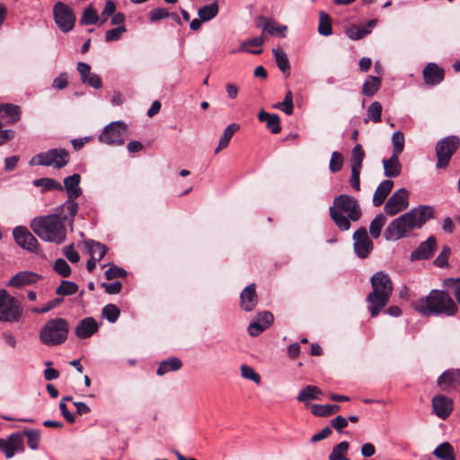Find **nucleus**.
I'll use <instances>...</instances> for the list:
<instances>
[{"label":"nucleus","instance_id":"nucleus-61","mask_svg":"<svg viewBox=\"0 0 460 460\" xmlns=\"http://www.w3.org/2000/svg\"><path fill=\"white\" fill-rule=\"evenodd\" d=\"M68 84V75L66 73L59 74L52 82V87L57 90H63Z\"/></svg>","mask_w":460,"mask_h":460},{"label":"nucleus","instance_id":"nucleus-42","mask_svg":"<svg viewBox=\"0 0 460 460\" xmlns=\"http://www.w3.org/2000/svg\"><path fill=\"white\" fill-rule=\"evenodd\" d=\"M349 447V446L347 441L340 442L332 448L329 456V460H349L348 457H346Z\"/></svg>","mask_w":460,"mask_h":460},{"label":"nucleus","instance_id":"nucleus-47","mask_svg":"<svg viewBox=\"0 0 460 460\" xmlns=\"http://www.w3.org/2000/svg\"><path fill=\"white\" fill-rule=\"evenodd\" d=\"M274 108L280 110L287 115H291L293 112V94L291 91H288L283 102H277L273 105Z\"/></svg>","mask_w":460,"mask_h":460},{"label":"nucleus","instance_id":"nucleus-39","mask_svg":"<svg viewBox=\"0 0 460 460\" xmlns=\"http://www.w3.org/2000/svg\"><path fill=\"white\" fill-rule=\"evenodd\" d=\"M385 222L386 218L382 213L377 214L370 222L369 233L374 239H377L380 236Z\"/></svg>","mask_w":460,"mask_h":460},{"label":"nucleus","instance_id":"nucleus-2","mask_svg":"<svg viewBox=\"0 0 460 460\" xmlns=\"http://www.w3.org/2000/svg\"><path fill=\"white\" fill-rule=\"evenodd\" d=\"M412 308L424 316H454L458 305L445 290L432 289L426 296L411 303Z\"/></svg>","mask_w":460,"mask_h":460},{"label":"nucleus","instance_id":"nucleus-17","mask_svg":"<svg viewBox=\"0 0 460 460\" xmlns=\"http://www.w3.org/2000/svg\"><path fill=\"white\" fill-rule=\"evenodd\" d=\"M274 321L273 314L269 311L260 312L255 320L252 321L248 326L249 335L257 337L269 328Z\"/></svg>","mask_w":460,"mask_h":460},{"label":"nucleus","instance_id":"nucleus-9","mask_svg":"<svg viewBox=\"0 0 460 460\" xmlns=\"http://www.w3.org/2000/svg\"><path fill=\"white\" fill-rule=\"evenodd\" d=\"M128 136V126L120 120L108 124L99 136L100 142L111 146H121Z\"/></svg>","mask_w":460,"mask_h":460},{"label":"nucleus","instance_id":"nucleus-51","mask_svg":"<svg viewBox=\"0 0 460 460\" xmlns=\"http://www.w3.org/2000/svg\"><path fill=\"white\" fill-rule=\"evenodd\" d=\"M451 253V249L447 245H444L438 256L434 261V264L438 268H447L448 267V258Z\"/></svg>","mask_w":460,"mask_h":460},{"label":"nucleus","instance_id":"nucleus-64","mask_svg":"<svg viewBox=\"0 0 460 460\" xmlns=\"http://www.w3.org/2000/svg\"><path fill=\"white\" fill-rule=\"evenodd\" d=\"M454 283L455 284V289H454V296L456 298V300L457 301V303L459 304L460 305V279H447L444 281V286L445 287H448L449 286V283Z\"/></svg>","mask_w":460,"mask_h":460},{"label":"nucleus","instance_id":"nucleus-20","mask_svg":"<svg viewBox=\"0 0 460 460\" xmlns=\"http://www.w3.org/2000/svg\"><path fill=\"white\" fill-rule=\"evenodd\" d=\"M432 411L441 420H446L453 411V402L446 395H436L432 398Z\"/></svg>","mask_w":460,"mask_h":460},{"label":"nucleus","instance_id":"nucleus-49","mask_svg":"<svg viewBox=\"0 0 460 460\" xmlns=\"http://www.w3.org/2000/svg\"><path fill=\"white\" fill-rule=\"evenodd\" d=\"M78 286L72 281L62 280L59 287L57 288L56 293L59 296H70L77 292Z\"/></svg>","mask_w":460,"mask_h":460},{"label":"nucleus","instance_id":"nucleus-50","mask_svg":"<svg viewBox=\"0 0 460 460\" xmlns=\"http://www.w3.org/2000/svg\"><path fill=\"white\" fill-rule=\"evenodd\" d=\"M99 16L97 14L96 10L92 6H89L84 10L80 19V23L83 25L94 24L97 22Z\"/></svg>","mask_w":460,"mask_h":460},{"label":"nucleus","instance_id":"nucleus-44","mask_svg":"<svg viewBox=\"0 0 460 460\" xmlns=\"http://www.w3.org/2000/svg\"><path fill=\"white\" fill-rule=\"evenodd\" d=\"M218 13V5L216 2L202 6L199 9V16L203 22H208Z\"/></svg>","mask_w":460,"mask_h":460},{"label":"nucleus","instance_id":"nucleus-4","mask_svg":"<svg viewBox=\"0 0 460 460\" xmlns=\"http://www.w3.org/2000/svg\"><path fill=\"white\" fill-rule=\"evenodd\" d=\"M372 291L367 296L371 317H376L387 305L392 296L394 286L388 274L384 271L376 272L370 279Z\"/></svg>","mask_w":460,"mask_h":460},{"label":"nucleus","instance_id":"nucleus-59","mask_svg":"<svg viewBox=\"0 0 460 460\" xmlns=\"http://www.w3.org/2000/svg\"><path fill=\"white\" fill-rule=\"evenodd\" d=\"M126 31L125 26H119L117 28L109 30L105 33V40L108 42L115 41L120 39L121 35Z\"/></svg>","mask_w":460,"mask_h":460},{"label":"nucleus","instance_id":"nucleus-18","mask_svg":"<svg viewBox=\"0 0 460 460\" xmlns=\"http://www.w3.org/2000/svg\"><path fill=\"white\" fill-rule=\"evenodd\" d=\"M41 279V276L36 272L23 270L13 275L6 286L14 288H22L36 284Z\"/></svg>","mask_w":460,"mask_h":460},{"label":"nucleus","instance_id":"nucleus-53","mask_svg":"<svg viewBox=\"0 0 460 460\" xmlns=\"http://www.w3.org/2000/svg\"><path fill=\"white\" fill-rule=\"evenodd\" d=\"M261 122H266L267 128L271 133L277 134L280 131L279 117H258Z\"/></svg>","mask_w":460,"mask_h":460},{"label":"nucleus","instance_id":"nucleus-62","mask_svg":"<svg viewBox=\"0 0 460 460\" xmlns=\"http://www.w3.org/2000/svg\"><path fill=\"white\" fill-rule=\"evenodd\" d=\"M116 10V5H115V3L113 2V0H108L105 4V6L102 12V20L101 22V23L102 24L103 22H105L109 16H111V14L114 13Z\"/></svg>","mask_w":460,"mask_h":460},{"label":"nucleus","instance_id":"nucleus-3","mask_svg":"<svg viewBox=\"0 0 460 460\" xmlns=\"http://www.w3.org/2000/svg\"><path fill=\"white\" fill-rule=\"evenodd\" d=\"M329 214L336 226L341 231L350 228V222H357L362 217V210L358 199L348 194H341L334 198Z\"/></svg>","mask_w":460,"mask_h":460},{"label":"nucleus","instance_id":"nucleus-40","mask_svg":"<svg viewBox=\"0 0 460 460\" xmlns=\"http://www.w3.org/2000/svg\"><path fill=\"white\" fill-rule=\"evenodd\" d=\"M318 32L323 36H330L332 34V19L328 13H320Z\"/></svg>","mask_w":460,"mask_h":460},{"label":"nucleus","instance_id":"nucleus-27","mask_svg":"<svg viewBox=\"0 0 460 460\" xmlns=\"http://www.w3.org/2000/svg\"><path fill=\"white\" fill-rule=\"evenodd\" d=\"M438 385L442 386L443 389L456 387L460 385V370L448 369L446 370L437 381Z\"/></svg>","mask_w":460,"mask_h":460},{"label":"nucleus","instance_id":"nucleus-11","mask_svg":"<svg viewBox=\"0 0 460 460\" xmlns=\"http://www.w3.org/2000/svg\"><path fill=\"white\" fill-rule=\"evenodd\" d=\"M53 17L56 25L62 32L67 33L74 29L76 16L68 4L57 2L53 6Z\"/></svg>","mask_w":460,"mask_h":460},{"label":"nucleus","instance_id":"nucleus-28","mask_svg":"<svg viewBox=\"0 0 460 460\" xmlns=\"http://www.w3.org/2000/svg\"><path fill=\"white\" fill-rule=\"evenodd\" d=\"M394 187V181L391 180L383 181L376 188L373 196V205L375 207L381 206L387 196L390 194Z\"/></svg>","mask_w":460,"mask_h":460},{"label":"nucleus","instance_id":"nucleus-34","mask_svg":"<svg viewBox=\"0 0 460 460\" xmlns=\"http://www.w3.org/2000/svg\"><path fill=\"white\" fill-rule=\"evenodd\" d=\"M341 410L338 404H313L311 406L312 414L319 417H328Z\"/></svg>","mask_w":460,"mask_h":460},{"label":"nucleus","instance_id":"nucleus-8","mask_svg":"<svg viewBox=\"0 0 460 460\" xmlns=\"http://www.w3.org/2000/svg\"><path fill=\"white\" fill-rule=\"evenodd\" d=\"M22 314L20 301L10 296L5 289H0V322H19Z\"/></svg>","mask_w":460,"mask_h":460},{"label":"nucleus","instance_id":"nucleus-16","mask_svg":"<svg viewBox=\"0 0 460 460\" xmlns=\"http://www.w3.org/2000/svg\"><path fill=\"white\" fill-rule=\"evenodd\" d=\"M0 451L3 452L6 458H12L15 452H23V438L20 432L13 433L6 439L0 438Z\"/></svg>","mask_w":460,"mask_h":460},{"label":"nucleus","instance_id":"nucleus-41","mask_svg":"<svg viewBox=\"0 0 460 460\" xmlns=\"http://www.w3.org/2000/svg\"><path fill=\"white\" fill-rule=\"evenodd\" d=\"M381 79L377 76H369L362 86V93L367 96H373L380 88Z\"/></svg>","mask_w":460,"mask_h":460},{"label":"nucleus","instance_id":"nucleus-26","mask_svg":"<svg viewBox=\"0 0 460 460\" xmlns=\"http://www.w3.org/2000/svg\"><path fill=\"white\" fill-rule=\"evenodd\" d=\"M81 176L78 173H74L64 179L63 190H65L67 198L77 199L83 193V190L80 187Z\"/></svg>","mask_w":460,"mask_h":460},{"label":"nucleus","instance_id":"nucleus-38","mask_svg":"<svg viewBox=\"0 0 460 460\" xmlns=\"http://www.w3.org/2000/svg\"><path fill=\"white\" fill-rule=\"evenodd\" d=\"M33 185L36 187H41L42 191H48L50 190H63V186L58 181L51 178H40L33 181Z\"/></svg>","mask_w":460,"mask_h":460},{"label":"nucleus","instance_id":"nucleus-14","mask_svg":"<svg viewBox=\"0 0 460 460\" xmlns=\"http://www.w3.org/2000/svg\"><path fill=\"white\" fill-rule=\"evenodd\" d=\"M16 243L22 249L36 252L39 248V242L36 237L25 226H16L13 231Z\"/></svg>","mask_w":460,"mask_h":460},{"label":"nucleus","instance_id":"nucleus-58","mask_svg":"<svg viewBox=\"0 0 460 460\" xmlns=\"http://www.w3.org/2000/svg\"><path fill=\"white\" fill-rule=\"evenodd\" d=\"M127 276V271L120 267L111 266L105 271V277L107 279L111 280L116 278H125Z\"/></svg>","mask_w":460,"mask_h":460},{"label":"nucleus","instance_id":"nucleus-31","mask_svg":"<svg viewBox=\"0 0 460 460\" xmlns=\"http://www.w3.org/2000/svg\"><path fill=\"white\" fill-rule=\"evenodd\" d=\"M239 129H240V126L237 123H231L230 125H228L225 128L222 136L219 138L218 145H217V148L215 149V154H218L221 150L226 149L228 146L229 142H230L231 138L233 137V136Z\"/></svg>","mask_w":460,"mask_h":460},{"label":"nucleus","instance_id":"nucleus-48","mask_svg":"<svg viewBox=\"0 0 460 460\" xmlns=\"http://www.w3.org/2000/svg\"><path fill=\"white\" fill-rule=\"evenodd\" d=\"M102 314L108 322L113 323L118 320L120 310L115 305L108 304L102 308Z\"/></svg>","mask_w":460,"mask_h":460},{"label":"nucleus","instance_id":"nucleus-15","mask_svg":"<svg viewBox=\"0 0 460 460\" xmlns=\"http://www.w3.org/2000/svg\"><path fill=\"white\" fill-rule=\"evenodd\" d=\"M75 199L67 198L62 205L56 208L54 213V215H59V218L62 219L65 225L67 224L71 231L74 229L75 217L79 209V205Z\"/></svg>","mask_w":460,"mask_h":460},{"label":"nucleus","instance_id":"nucleus-30","mask_svg":"<svg viewBox=\"0 0 460 460\" xmlns=\"http://www.w3.org/2000/svg\"><path fill=\"white\" fill-rule=\"evenodd\" d=\"M182 362L177 357H170L163 360L156 370L157 376H164L169 372H175L181 368Z\"/></svg>","mask_w":460,"mask_h":460},{"label":"nucleus","instance_id":"nucleus-54","mask_svg":"<svg viewBox=\"0 0 460 460\" xmlns=\"http://www.w3.org/2000/svg\"><path fill=\"white\" fill-rule=\"evenodd\" d=\"M392 142L394 146L393 154L400 155L404 147V136L401 131H395L392 136Z\"/></svg>","mask_w":460,"mask_h":460},{"label":"nucleus","instance_id":"nucleus-1","mask_svg":"<svg viewBox=\"0 0 460 460\" xmlns=\"http://www.w3.org/2000/svg\"><path fill=\"white\" fill-rule=\"evenodd\" d=\"M434 209L430 206L420 205L411 209L389 223L384 232L386 241H398L405 237L415 228H420L433 217Z\"/></svg>","mask_w":460,"mask_h":460},{"label":"nucleus","instance_id":"nucleus-56","mask_svg":"<svg viewBox=\"0 0 460 460\" xmlns=\"http://www.w3.org/2000/svg\"><path fill=\"white\" fill-rule=\"evenodd\" d=\"M170 12L166 8H154L149 12V20L151 22H156L160 20L169 18Z\"/></svg>","mask_w":460,"mask_h":460},{"label":"nucleus","instance_id":"nucleus-60","mask_svg":"<svg viewBox=\"0 0 460 460\" xmlns=\"http://www.w3.org/2000/svg\"><path fill=\"white\" fill-rule=\"evenodd\" d=\"M22 113V110L20 106L5 103L0 104V114L3 115H20Z\"/></svg>","mask_w":460,"mask_h":460},{"label":"nucleus","instance_id":"nucleus-25","mask_svg":"<svg viewBox=\"0 0 460 460\" xmlns=\"http://www.w3.org/2000/svg\"><path fill=\"white\" fill-rule=\"evenodd\" d=\"M98 330L99 326L96 320L93 317H86L78 323L75 333L80 339H87L97 332Z\"/></svg>","mask_w":460,"mask_h":460},{"label":"nucleus","instance_id":"nucleus-13","mask_svg":"<svg viewBox=\"0 0 460 460\" xmlns=\"http://www.w3.org/2000/svg\"><path fill=\"white\" fill-rule=\"evenodd\" d=\"M353 248L357 256L360 259L367 258L373 250L374 244L367 235V229L364 226H361L355 231L353 234Z\"/></svg>","mask_w":460,"mask_h":460},{"label":"nucleus","instance_id":"nucleus-63","mask_svg":"<svg viewBox=\"0 0 460 460\" xmlns=\"http://www.w3.org/2000/svg\"><path fill=\"white\" fill-rule=\"evenodd\" d=\"M64 255L72 263H76L80 261L79 253L74 249V246L68 245L64 248Z\"/></svg>","mask_w":460,"mask_h":460},{"label":"nucleus","instance_id":"nucleus-23","mask_svg":"<svg viewBox=\"0 0 460 460\" xmlns=\"http://www.w3.org/2000/svg\"><path fill=\"white\" fill-rule=\"evenodd\" d=\"M437 247V240L434 236H429L426 241L422 242L417 249H415L411 258L412 261L427 260L432 257Z\"/></svg>","mask_w":460,"mask_h":460},{"label":"nucleus","instance_id":"nucleus-12","mask_svg":"<svg viewBox=\"0 0 460 460\" xmlns=\"http://www.w3.org/2000/svg\"><path fill=\"white\" fill-rule=\"evenodd\" d=\"M409 192L401 188L394 191L385 205V212L388 216H394L409 207Z\"/></svg>","mask_w":460,"mask_h":460},{"label":"nucleus","instance_id":"nucleus-43","mask_svg":"<svg viewBox=\"0 0 460 460\" xmlns=\"http://www.w3.org/2000/svg\"><path fill=\"white\" fill-rule=\"evenodd\" d=\"M22 437H27V444L28 447L31 450H37L39 448L40 441V431L38 429H25L22 433Z\"/></svg>","mask_w":460,"mask_h":460},{"label":"nucleus","instance_id":"nucleus-24","mask_svg":"<svg viewBox=\"0 0 460 460\" xmlns=\"http://www.w3.org/2000/svg\"><path fill=\"white\" fill-rule=\"evenodd\" d=\"M258 28L262 30V33L265 36L269 35H278L281 38H285L288 31V27L286 25H279L276 23L274 21L270 19L260 17L257 23Z\"/></svg>","mask_w":460,"mask_h":460},{"label":"nucleus","instance_id":"nucleus-22","mask_svg":"<svg viewBox=\"0 0 460 460\" xmlns=\"http://www.w3.org/2000/svg\"><path fill=\"white\" fill-rule=\"evenodd\" d=\"M76 67L80 75V79L84 84L94 89H100L102 86L101 77L97 74L91 73L90 65L84 62H78Z\"/></svg>","mask_w":460,"mask_h":460},{"label":"nucleus","instance_id":"nucleus-45","mask_svg":"<svg viewBox=\"0 0 460 460\" xmlns=\"http://www.w3.org/2000/svg\"><path fill=\"white\" fill-rule=\"evenodd\" d=\"M345 32H346V35L350 40H358L364 38L367 34H369V29H367V27H364L363 25L360 26V25L353 24V25L349 26L346 29Z\"/></svg>","mask_w":460,"mask_h":460},{"label":"nucleus","instance_id":"nucleus-10","mask_svg":"<svg viewBox=\"0 0 460 460\" xmlns=\"http://www.w3.org/2000/svg\"><path fill=\"white\" fill-rule=\"evenodd\" d=\"M459 146L460 139L457 136H447L440 139L436 145L437 168H446Z\"/></svg>","mask_w":460,"mask_h":460},{"label":"nucleus","instance_id":"nucleus-21","mask_svg":"<svg viewBox=\"0 0 460 460\" xmlns=\"http://www.w3.org/2000/svg\"><path fill=\"white\" fill-rule=\"evenodd\" d=\"M258 304V296L256 293V285L252 283L248 285L240 294V306L245 312H251L255 309Z\"/></svg>","mask_w":460,"mask_h":460},{"label":"nucleus","instance_id":"nucleus-7","mask_svg":"<svg viewBox=\"0 0 460 460\" xmlns=\"http://www.w3.org/2000/svg\"><path fill=\"white\" fill-rule=\"evenodd\" d=\"M69 160L68 151L59 147L37 154L29 161V164L31 166L40 165L61 169L69 163Z\"/></svg>","mask_w":460,"mask_h":460},{"label":"nucleus","instance_id":"nucleus-46","mask_svg":"<svg viewBox=\"0 0 460 460\" xmlns=\"http://www.w3.org/2000/svg\"><path fill=\"white\" fill-rule=\"evenodd\" d=\"M364 158H365V152H364L361 145L357 144L352 149L351 168L361 170Z\"/></svg>","mask_w":460,"mask_h":460},{"label":"nucleus","instance_id":"nucleus-52","mask_svg":"<svg viewBox=\"0 0 460 460\" xmlns=\"http://www.w3.org/2000/svg\"><path fill=\"white\" fill-rule=\"evenodd\" d=\"M343 166V156L338 152L334 151L332 154V157L329 163V169L332 172H337L341 170Z\"/></svg>","mask_w":460,"mask_h":460},{"label":"nucleus","instance_id":"nucleus-57","mask_svg":"<svg viewBox=\"0 0 460 460\" xmlns=\"http://www.w3.org/2000/svg\"><path fill=\"white\" fill-rule=\"evenodd\" d=\"M241 373L243 378L252 380L256 384H259L261 381L260 375L257 374L252 367L247 365H243L241 367Z\"/></svg>","mask_w":460,"mask_h":460},{"label":"nucleus","instance_id":"nucleus-29","mask_svg":"<svg viewBox=\"0 0 460 460\" xmlns=\"http://www.w3.org/2000/svg\"><path fill=\"white\" fill-rule=\"evenodd\" d=\"M385 175L388 178H394L401 174L402 165L399 162V155L393 154L389 159L383 160Z\"/></svg>","mask_w":460,"mask_h":460},{"label":"nucleus","instance_id":"nucleus-37","mask_svg":"<svg viewBox=\"0 0 460 460\" xmlns=\"http://www.w3.org/2000/svg\"><path fill=\"white\" fill-rule=\"evenodd\" d=\"M321 394V390L315 385H307L305 388L301 390L296 397L299 402H308L312 400L318 399V394Z\"/></svg>","mask_w":460,"mask_h":460},{"label":"nucleus","instance_id":"nucleus-19","mask_svg":"<svg viewBox=\"0 0 460 460\" xmlns=\"http://www.w3.org/2000/svg\"><path fill=\"white\" fill-rule=\"evenodd\" d=\"M422 75L426 85L435 86L444 80L445 70L436 63H429L424 67Z\"/></svg>","mask_w":460,"mask_h":460},{"label":"nucleus","instance_id":"nucleus-35","mask_svg":"<svg viewBox=\"0 0 460 460\" xmlns=\"http://www.w3.org/2000/svg\"><path fill=\"white\" fill-rule=\"evenodd\" d=\"M272 54L274 56V58H275V61H276V64H277L279 69L282 73L289 75L290 65H289V60H288L287 54L279 48L273 49Z\"/></svg>","mask_w":460,"mask_h":460},{"label":"nucleus","instance_id":"nucleus-55","mask_svg":"<svg viewBox=\"0 0 460 460\" xmlns=\"http://www.w3.org/2000/svg\"><path fill=\"white\" fill-rule=\"evenodd\" d=\"M54 270L62 276L63 278H66L71 274V268L69 264L64 259H58L54 263Z\"/></svg>","mask_w":460,"mask_h":460},{"label":"nucleus","instance_id":"nucleus-33","mask_svg":"<svg viewBox=\"0 0 460 460\" xmlns=\"http://www.w3.org/2000/svg\"><path fill=\"white\" fill-rule=\"evenodd\" d=\"M433 455L440 460H456L455 449L449 442L439 444L434 449Z\"/></svg>","mask_w":460,"mask_h":460},{"label":"nucleus","instance_id":"nucleus-32","mask_svg":"<svg viewBox=\"0 0 460 460\" xmlns=\"http://www.w3.org/2000/svg\"><path fill=\"white\" fill-rule=\"evenodd\" d=\"M264 43V35L255 37L253 39L244 40L242 44L238 51H245L248 53L259 55L262 53V49L261 47Z\"/></svg>","mask_w":460,"mask_h":460},{"label":"nucleus","instance_id":"nucleus-6","mask_svg":"<svg viewBox=\"0 0 460 460\" xmlns=\"http://www.w3.org/2000/svg\"><path fill=\"white\" fill-rule=\"evenodd\" d=\"M69 332L68 322L64 318L49 320L40 332V341L47 346H57L64 343Z\"/></svg>","mask_w":460,"mask_h":460},{"label":"nucleus","instance_id":"nucleus-36","mask_svg":"<svg viewBox=\"0 0 460 460\" xmlns=\"http://www.w3.org/2000/svg\"><path fill=\"white\" fill-rule=\"evenodd\" d=\"M85 246L91 256L96 258L97 261H101L107 252V247L94 240L85 241Z\"/></svg>","mask_w":460,"mask_h":460},{"label":"nucleus","instance_id":"nucleus-5","mask_svg":"<svg viewBox=\"0 0 460 460\" xmlns=\"http://www.w3.org/2000/svg\"><path fill=\"white\" fill-rule=\"evenodd\" d=\"M33 233L42 241L60 244L66 238V226L59 215H47L34 217L30 225Z\"/></svg>","mask_w":460,"mask_h":460}]
</instances>
